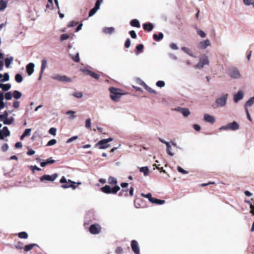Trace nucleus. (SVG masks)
Instances as JSON below:
<instances>
[{
    "instance_id": "f257e3e1",
    "label": "nucleus",
    "mask_w": 254,
    "mask_h": 254,
    "mask_svg": "<svg viewBox=\"0 0 254 254\" xmlns=\"http://www.w3.org/2000/svg\"><path fill=\"white\" fill-rule=\"evenodd\" d=\"M228 97L227 93H223L220 97L216 99L215 103L212 105V107L214 109L224 107L227 104Z\"/></svg>"
},
{
    "instance_id": "f03ea898",
    "label": "nucleus",
    "mask_w": 254,
    "mask_h": 254,
    "mask_svg": "<svg viewBox=\"0 0 254 254\" xmlns=\"http://www.w3.org/2000/svg\"><path fill=\"white\" fill-rule=\"evenodd\" d=\"M109 91L111 93L110 98L115 102L118 101L122 96L125 94L122 93V90L121 89L113 87H110L109 88Z\"/></svg>"
},
{
    "instance_id": "7ed1b4c3",
    "label": "nucleus",
    "mask_w": 254,
    "mask_h": 254,
    "mask_svg": "<svg viewBox=\"0 0 254 254\" xmlns=\"http://www.w3.org/2000/svg\"><path fill=\"white\" fill-rule=\"evenodd\" d=\"M100 189L103 192L106 194H116L121 190V188L118 185L111 187L109 185H106Z\"/></svg>"
},
{
    "instance_id": "20e7f679",
    "label": "nucleus",
    "mask_w": 254,
    "mask_h": 254,
    "mask_svg": "<svg viewBox=\"0 0 254 254\" xmlns=\"http://www.w3.org/2000/svg\"><path fill=\"white\" fill-rule=\"evenodd\" d=\"M239 128V125L236 121H233L232 123L227 124L226 126H221L219 128V130H230L235 131L238 130Z\"/></svg>"
},
{
    "instance_id": "39448f33",
    "label": "nucleus",
    "mask_w": 254,
    "mask_h": 254,
    "mask_svg": "<svg viewBox=\"0 0 254 254\" xmlns=\"http://www.w3.org/2000/svg\"><path fill=\"white\" fill-rule=\"evenodd\" d=\"M58 177L57 173H55L52 175L45 174L40 177L39 180L41 182H54Z\"/></svg>"
},
{
    "instance_id": "423d86ee",
    "label": "nucleus",
    "mask_w": 254,
    "mask_h": 254,
    "mask_svg": "<svg viewBox=\"0 0 254 254\" xmlns=\"http://www.w3.org/2000/svg\"><path fill=\"white\" fill-rule=\"evenodd\" d=\"M228 74L233 79H239L241 75L238 69L236 67H232L228 70Z\"/></svg>"
},
{
    "instance_id": "0eeeda50",
    "label": "nucleus",
    "mask_w": 254,
    "mask_h": 254,
    "mask_svg": "<svg viewBox=\"0 0 254 254\" xmlns=\"http://www.w3.org/2000/svg\"><path fill=\"white\" fill-rule=\"evenodd\" d=\"M53 79L58 80L61 82H70L72 81L71 78L66 76V75H62L60 74H56L52 77Z\"/></svg>"
},
{
    "instance_id": "6e6552de",
    "label": "nucleus",
    "mask_w": 254,
    "mask_h": 254,
    "mask_svg": "<svg viewBox=\"0 0 254 254\" xmlns=\"http://www.w3.org/2000/svg\"><path fill=\"white\" fill-rule=\"evenodd\" d=\"M101 231V227L98 224H91L89 228V231L91 234L97 235L99 234Z\"/></svg>"
},
{
    "instance_id": "1a4fd4ad",
    "label": "nucleus",
    "mask_w": 254,
    "mask_h": 254,
    "mask_svg": "<svg viewBox=\"0 0 254 254\" xmlns=\"http://www.w3.org/2000/svg\"><path fill=\"white\" fill-rule=\"evenodd\" d=\"M209 59L207 56L204 55L203 57L200 58L199 62L196 65V67L198 69H202L205 65L209 64Z\"/></svg>"
},
{
    "instance_id": "9d476101",
    "label": "nucleus",
    "mask_w": 254,
    "mask_h": 254,
    "mask_svg": "<svg viewBox=\"0 0 254 254\" xmlns=\"http://www.w3.org/2000/svg\"><path fill=\"white\" fill-rule=\"evenodd\" d=\"M10 132L7 127H4L0 129V139L4 140L5 137L10 136Z\"/></svg>"
},
{
    "instance_id": "9b49d317",
    "label": "nucleus",
    "mask_w": 254,
    "mask_h": 254,
    "mask_svg": "<svg viewBox=\"0 0 254 254\" xmlns=\"http://www.w3.org/2000/svg\"><path fill=\"white\" fill-rule=\"evenodd\" d=\"M80 71L83 72L84 73L89 75L91 76L92 77L96 79H98L100 78V75L88 69H86L85 68H82L80 69Z\"/></svg>"
},
{
    "instance_id": "f8f14e48",
    "label": "nucleus",
    "mask_w": 254,
    "mask_h": 254,
    "mask_svg": "<svg viewBox=\"0 0 254 254\" xmlns=\"http://www.w3.org/2000/svg\"><path fill=\"white\" fill-rule=\"evenodd\" d=\"M130 246L132 251L135 254H140V249L137 241L135 240H132L131 241Z\"/></svg>"
},
{
    "instance_id": "ddd939ff",
    "label": "nucleus",
    "mask_w": 254,
    "mask_h": 254,
    "mask_svg": "<svg viewBox=\"0 0 254 254\" xmlns=\"http://www.w3.org/2000/svg\"><path fill=\"white\" fill-rule=\"evenodd\" d=\"M99 146L100 149H105L110 146V144L108 143L105 139H102L96 143L95 145V147Z\"/></svg>"
},
{
    "instance_id": "4468645a",
    "label": "nucleus",
    "mask_w": 254,
    "mask_h": 254,
    "mask_svg": "<svg viewBox=\"0 0 254 254\" xmlns=\"http://www.w3.org/2000/svg\"><path fill=\"white\" fill-rule=\"evenodd\" d=\"M159 140L163 144H165V146H166V148H167V149H166V151H167V154L171 156H173L174 155V153L172 152L171 150V146L170 145V142H167L166 141H165V140L161 138H159Z\"/></svg>"
},
{
    "instance_id": "2eb2a0df",
    "label": "nucleus",
    "mask_w": 254,
    "mask_h": 254,
    "mask_svg": "<svg viewBox=\"0 0 254 254\" xmlns=\"http://www.w3.org/2000/svg\"><path fill=\"white\" fill-rule=\"evenodd\" d=\"M174 111H177V112H179L181 113V114H182V115L184 117H188L190 114V111L189 109L182 108V107H178L177 108H176L175 109H174Z\"/></svg>"
},
{
    "instance_id": "dca6fc26",
    "label": "nucleus",
    "mask_w": 254,
    "mask_h": 254,
    "mask_svg": "<svg viewBox=\"0 0 254 254\" xmlns=\"http://www.w3.org/2000/svg\"><path fill=\"white\" fill-rule=\"evenodd\" d=\"M35 64L30 63L26 65V71L29 76L32 75L34 71Z\"/></svg>"
},
{
    "instance_id": "f3484780",
    "label": "nucleus",
    "mask_w": 254,
    "mask_h": 254,
    "mask_svg": "<svg viewBox=\"0 0 254 254\" xmlns=\"http://www.w3.org/2000/svg\"><path fill=\"white\" fill-rule=\"evenodd\" d=\"M203 120L205 122L209 123L211 124H213L215 122V118L211 115L207 114L204 115Z\"/></svg>"
},
{
    "instance_id": "a211bd4d",
    "label": "nucleus",
    "mask_w": 254,
    "mask_h": 254,
    "mask_svg": "<svg viewBox=\"0 0 254 254\" xmlns=\"http://www.w3.org/2000/svg\"><path fill=\"white\" fill-rule=\"evenodd\" d=\"M93 217V213L92 211L87 212L85 216L84 225L86 227V225H88L92 221V218Z\"/></svg>"
},
{
    "instance_id": "6ab92c4d",
    "label": "nucleus",
    "mask_w": 254,
    "mask_h": 254,
    "mask_svg": "<svg viewBox=\"0 0 254 254\" xmlns=\"http://www.w3.org/2000/svg\"><path fill=\"white\" fill-rule=\"evenodd\" d=\"M210 45V42L208 39L200 42L198 45V48L203 50L205 49L207 47Z\"/></svg>"
},
{
    "instance_id": "aec40b11",
    "label": "nucleus",
    "mask_w": 254,
    "mask_h": 254,
    "mask_svg": "<svg viewBox=\"0 0 254 254\" xmlns=\"http://www.w3.org/2000/svg\"><path fill=\"white\" fill-rule=\"evenodd\" d=\"M244 97V92L242 90H239L237 93L234 94L233 99L235 103L238 102Z\"/></svg>"
},
{
    "instance_id": "412c9836",
    "label": "nucleus",
    "mask_w": 254,
    "mask_h": 254,
    "mask_svg": "<svg viewBox=\"0 0 254 254\" xmlns=\"http://www.w3.org/2000/svg\"><path fill=\"white\" fill-rule=\"evenodd\" d=\"M56 162L52 157H50L46 160H43L40 162V166L42 167H45L48 164H52Z\"/></svg>"
},
{
    "instance_id": "4be33fe9",
    "label": "nucleus",
    "mask_w": 254,
    "mask_h": 254,
    "mask_svg": "<svg viewBox=\"0 0 254 254\" xmlns=\"http://www.w3.org/2000/svg\"><path fill=\"white\" fill-rule=\"evenodd\" d=\"M47 64V60L46 59H43L42 61L41 71H40V76L38 78V80H40L41 79L42 75L43 74L44 71L45 70V69L46 67Z\"/></svg>"
},
{
    "instance_id": "5701e85b",
    "label": "nucleus",
    "mask_w": 254,
    "mask_h": 254,
    "mask_svg": "<svg viewBox=\"0 0 254 254\" xmlns=\"http://www.w3.org/2000/svg\"><path fill=\"white\" fill-rule=\"evenodd\" d=\"M150 202L155 204L162 205L165 202V200L152 197V198H151Z\"/></svg>"
},
{
    "instance_id": "b1692460",
    "label": "nucleus",
    "mask_w": 254,
    "mask_h": 254,
    "mask_svg": "<svg viewBox=\"0 0 254 254\" xmlns=\"http://www.w3.org/2000/svg\"><path fill=\"white\" fill-rule=\"evenodd\" d=\"M154 25L151 23H145L143 24V28L144 30L150 31L152 30Z\"/></svg>"
},
{
    "instance_id": "393cba45",
    "label": "nucleus",
    "mask_w": 254,
    "mask_h": 254,
    "mask_svg": "<svg viewBox=\"0 0 254 254\" xmlns=\"http://www.w3.org/2000/svg\"><path fill=\"white\" fill-rule=\"evenodd\" d=\"M11 87V85L10 83H0V88L2 89L4 91H8Z\"/></svg>"
},
{
    "instance_id": "a878e982",
    "label": "nucleus",
    "mask_w": 254,
    "mask_h": 254,
    "mask_svg": "<svg viewBox=\"0 0 254 254\" xmlns=\"http://www.w3.org/2000/svg\"><path fill=\"white\" fill-rule=\"evenodd\" d=\"M144 46L142 44H139L136 46L135 53L136 55H138L140 53H142L143 51Z\"/></svg>"
},
{
    "instance_id": "bb28decb",
    "label": "nucleus",
    "mask_w": 254,
    "mask_h": 254,
    "mask_svg": "<svg viewBox=\"0 0 254 254\" xmlns=\"http://www.w3.org/2000/svg\"><path fill=\"white\" fill-rule=\"evenodd\" d=\"M13 61V57H10L9 58H6L4 59L5 65L6 68H9L10 65L11 64Z\"/></svg>"
},
{
    "instance_id": "cd10ccee",
    "label": "nucleus",
    "mask_w": 254,
    "mask_h": 254,
    "mask_svg": "<svg viewBox=\"0 0 254 254\" xmlns=\"http://www.w3.org/2000/svg\"><path fill=\"white\" fill-rule=\"evenodd\" d=\"M14 120V118L12 117H11L10 118H7L3 119V120L1 122H3V123L4 125H10L13 123Z\"/></svg>"
},
{
    "instance_id": "c85d7f7f",
    "label": "nucleus",
    "mask_w": 254,
    "mask_h": 254,
    "mask_svg": "<svg viewBox=\"0 0 254 254\" xmlns=\"http://www.w3.org/2000/svg\"><path fill=\"white\" fill-rule=\"evenodd\" d=\"M31 131V128L25 129L24 130V131H23L22 134L20 137V140H23L24 138V137H25L26 136L30 135Z\"/></svg>"
},
{
    "instance_id": "c756f323",
    "label": "nucleus",
    "mask_w": 254,
    "mask_h": 254,
    "mask_svg": "<svg viewBox=\"0 0 254 254\" xmlns=\"http://www.w3.org/2000/svg\"><path fill=\"white\" fill-rule=\"evenodd\" d=\"M13 98L15 100H18L22 96V93L18 90H14L12 92Z\"/></svg>"
},
{
    "instance_id": "7c9ffc66",
    "label": "nucleus",
    "mask_w": 254,
    "mask_h": 254,
    "mask_svg": "<svg viewBox=\"0 0 254 254\" xmlns=\"http://www.w3.org/2000/svg\"><path fill=\"white\" fill-rule=\"evenodd\" d=\"M140 172L142 173L145 176L149 175V168L147 166H144L139 168Z\"/></svg>"
},
{
    "instance_id": "2f4dec72",
    "label": "nucleus",
    "mask_w": 254,
    "mask_h": 254,
    "mask_svg": "<svg viewBox=\"0 0 254 254\" xmlns=\"http://www.w3.org/2000/svg\"><path fill=\"white\" fill-rule=\"evenodd\" d=\"M164 35L163 33H159V34H154L153 35V39L156 41H160L163 38Z\"/></svg>"
},
{
    "instance_id": "473e14b6",
    "label": "nucleus",
    "mask_w": 254,
    "mask_h": 254,
    "mask_svg": "<svg viewBox=\"0 0 254 254\" xmlns=\"http://www.w3.org/2000/svg\"><path fill=\"white\" fill-rule=\"evenodd\" d=\"M7 6V1L4 0H0V11H4Z\"/></svg>"
},
{
    "instance_id": "72a5a7b5",
    "label": "nucleus",
    "mask_w": 254,
    "mask_h": 254,
    "mask_svg": "<svg viewBox=\"0 0 254 254\" xmlns=\"http://www.w3.org/2000/svg\"><path fill=\"white\" fill-rule=\"evenodd\" d=\"M181 50L190 57H194L193 54L191 50L189 48L182 47Z\"/></svg>"
},
{
    "instance_id": "f704fd0d",
    "label": "nucleus",
    "mask_w": 254,
    "mask_h": 254,
    "mask_svg": "<svg viewBox=\"0 0 254 254\" xmlns=\"http://www.w3.org/2000/svg\"><path fill=\"white\" fill-rule=\"evenodd\" d=\"M34 247H38V245L36 244L31 243V244L26 245L24 247V249L25 252H28L30 250H31Z\"/></svg>"
},
{
    "instance_id": "c9c22d12",
    "label": "nucleus",
    "mask_w": 254,
    "mask_h": 254,
    "mask_svg": "<svg viewBox=\"0 0 254 254\" xmlns=\"http://www.w3.org/2000/svg\"><path fill=\"white\" fill-rule=\"evenodd\" d=\"M254 103V96L251 97L245 104V108L251 107Z\"/></svg>"
},
{
    "instance_id": "e433bc0d",
    "label": "nucleus",
    "mask_w": 254,
    "mask_h": 254,
    "mask_svg": "<svg viewBox=\"0 0 254 254\" xmlns=\"http://www.w3.org/2000/svg\"><path fill=\"white\" fill-rule=\"evenodd\" d=\"M108 183L110 185H115V186H116L117 185L118 181L115 178L110 176L108 180Z\"/></svg>"
},
{
    "instance_id": "4c0bfd02",
    "label": "nucleus",
    "mask_w": 254,
    "mask_h": 254,
    "mask_svg": "<svg viewBox=\"0 0 254 254\" xmlns=\"http://www.w3.org/2000/svg\"><path fill=\"white\" fill-rule=\"evenodd\" d=\"M69 56L75 62L78 63L80 62L79 54L78 52H77L75 55L69 54Z\"/></svg>"
},
{
    "instance_id": "58836bf2",
    "label": "nucleus",
    "mask_w": 254,
    "mask_h": 254,
    "mask_svg": "<svg viewBox=\"0 0 254 254\" xmlns=\"http://www.w3.org/2000/svg\"><path fill=\"white\" fill-rule=\"evenodd\" d=\"M130 24L131 26L133 27H140V25L139 21L137 19H134L132 20L130 22Z\"/></svg>"
},
{
    "instance_id": "ea45409f",
    "label": "nucleus",
    "mask_w": 254,
    "mask_h": 254,
    "mask_svg": "<svg viewBox=\"0 0 254 254\" xmlns=\"http://www.w3.org/2000/svg\"><path fill=\"white\" fill-rule=\"evenodd\" d=\"M75 112L72 110H68L66 112V114L67 115H69L68 118L70 120H73L76 118V116L74 115Z\"/></svg>"
},
{
    "instance_id": "a19ab883",
    "label": "nucleus",
    "mask_w": 254,
    "mask_h": 254,
    "mask_svg": "<svg viewBox=\"0 0 254 254\" xmlns=\"http://www.w3.org/2000/svg\"><path fill=\"white\" fill-rule=\"evenodd\" d=\"M15 80L17 83H21L23 81V77L20 73H16L15 75Z\"/></svg>"
},
{
    "instance_id": "79ce46f5",
    "label": "nucleus",
    "mask_w": 254,
    "mask_h": 254,
    "mask_svg": "<svg viewBox=\"0 0 254 254\" xmlns=\"http://www.w3.org/2000/svg\"><path fill=\"white\" fill-rule=\"evenodd\" d=\"M9 80V75L8 72H5L3 74L2 78L0 79V82H6Z\"/></svg>"
},
{
    "instance_id": "37998d69",
    "label": "nucleus",
    "mask_w": 254,
    "mask_h": 254,
    "mask_svg": "<svg viewBox=\"0 0 254 254\" xmlns=\"http://www.w3.org/2000/svg\"><path fill=\"white\" fill-rule=\"evenodd\" d=\"M18 237L20 239H27L28 235L26 232H21L18 234Z\"/></svg>"
},
{
    "instance_id": "c03bdc74",
    "label": "nucleus",
    "mask_w": 254,
    "mask_h": 254,
    "mask_svg": "<svg viewBox=\"0 0 254 254\" xmlns=\"http://www.w3.org/2000/svg\"><path fill=\"white\" fill-rule=\"evenodd\" d=\"M243 1L246 5H252L254 7V0H243Z\"/></svg>"
},
{
    "instance_id": "a18cd8bd",
    "label": "nucleus",
    "mask_w": 254,
    "mask_h": 254,
    "mask_svg": "<svg viewBox=\"0 0 254 254\" xmlns=\"http://www.w3.org/2000/svg\"><path fill=\"white\" fill-rule=\"evenodd\" d=\"M8 116V112L7 111H5L3 114H0V121H2L3 119L7 118Z\"/></svg>"
},
{
    "instance_id": "49530a36",
    "label": "nucleus",
    "mask_w": 254,
    "mask_h": 254,
    "mask_svg": "<svg viewBox=\"0 0 254 254\" xmlns=\"http://www.w3.org/2000/svg\"><path fill=\"white\" fill-rule=\"evenodd\" d=\"M68 183H70V188H71L72 190H75L77 188V187L75 185V182L73 181L70 179L68 180Z\"/></svg>"
},
{
    "instance_id": "de8ad7c7",
    "label": "nucleus",
    "mask_w": 254,
    "mask_h": 254,
    "mask_svg": "<svg viewBox=\"0 0 254 254\" xmlns=\"http://www.w3.org/2000/svg\"><path fill=\"white\" fill-rule=\"evenodd\" d=\"M5 99L6 100H10L13 97L12 93L11 92H7L4 95Z\"/></svg>"
},
{
    "instance_id": "09e8293b",
    "label": "nucleus",
    "mask_w": 254,
    "mask_h": 254,
    "mask_svg": "<svg viewBox=\"0 0 254 254\" xmlns=\"http://www.w3.org/2000/svg\"><path fill=\"white\" fill-rule=\"evenodd\" d=\"M56 132L57 128L54 127H51L48 131V132L53 136H55L56 135Z\"/></svg>"
},
{
    "instance_id": "8fccbe9b",
    "label": "nucleus",
    "mask_w": 254,
    "mask_h": 254,
    "mask_svg": "<svg viewBox=\"0 0 254 254\" xmlns=\"http://www.w3.org/2000/svg\"><path fill=\"white\" fill-rule=\"evenodd\" d=\"M156 85L158 87L162 88L165 86V83L163 80H159L156 82Z\"/></svg>"
},
{
    "instance_id": "3c124183",
    "label": "nucleus",
    "mask_w": 254,
    "mask_h": 254,
    "mask_svg": "<svg viewBox=\"0 0 254 254\" xmlns=\"http://www.w3.org/2000/svg\"><path fill=\"white\" fill-rule=\"evenodd\" d=\"M57 140L56 139H52L50 140L47 144H46L47 146H53L57 143Z\"/></svg>"
},
{
    "instance_id": "603ef678",
    "label": "nucleus",
    "mask_w": 254,
    "mask_h": 254,
    "mask_svg": "<svg viewBox=\"0 0 254 254\" xmlns=\"http://www.w3.org/2000/svg\"><path fill=\"white\" fill-rule=\"evenodd\" d=\"M177 170L180 173H182L183 174H188L189 173L188 171L184 170L183 168H182L181 166H178L177 167Z\"/></svg>"
},
{
    "instance_id": "864d4df0",
    "label": "nucleus",
    "mask_w": 254,
    "mask_h": 254,
    "mask_svg": "<svg viewBox=\"0 0 254 254\" xmlns=\"http://www.w3.org/2000/svg\"><path fill=\"white\" fill-rule=\"evenodd\" d=\"M141 195L144 197L147 198L148 199V200L150 202L151 198H152V194L150 192L147 193V194H144L142 193Z\"/></svg>"
},
{
    "instance_id": "5fc2aeb1",
    "label": "nucleus",
    "mask_w": 254,
    "mask_h": 254,
    "mask_svg": "<svg viewBox=\"0 0 254 254\" xmlns=\"http://www.w3.org/2000/svg\"><path fill=\"white\" fill-rule=\"evenodd\" d=\"M145 89L146 90H147L149 93H153V94H157V92L155 90H154V89H152L151 87H150L148 85H146L145 86Z\"/></svg>"
},
{
    "instance_id": "6e6d98bb",
    "label": "nucleus",
    "mask_w": 254,
    "mask_h": 254,
    "mask_svg": "<svg viewBox=\"0 0 254 254\" xmlns=\"http://www.w3.org/2000/svg\"><path fill=\"white\" fill-rule=\"evenodd\" d=\"M128 191V189H123L119 193L118 195L120 196H122L124 195V193L125 192L124 194V195L125 196H127L128 195V194L127 193Z\"/></svg>"
},
{
    "instance_id": "4d7b16f0",
    "label": "nucleus",
    "mask_w": 254,
    "mask_h": 254,
    "mask_svg": "<svg viewBox=\"0 0 254 254\" xmlns=\"http://www.w3.org/2000/svg\"><path fill=\"white\" fill-rule=\"evenodd\" d=\"M78 138V136L75 135L69 138L66 141L67 143H69L73 141L76 140Z\"/></svg>"
},
{
    "instance_id": "13d9d810",
    "label": "nucleus",
    "mask_w": 254,
    "mask_h": 254,
    "mask_svg": "<svg viewBox=\"0 0 254 254\" xmlns=\"http://www.w3.org/2000/svg\"><path fill=\"white\" fill-rule=\"evenodd\" d=\"M69 37V35L67 34H63L61 35L60 37V41H63L64 40H65L67 39H68Z\"/></svg>"
},
{
    "instance_id": "bf43d9fd",
    "label": "nucleus",
    "mask_w": 254,
    "mask_h": 254,
    "mask_svg": "<svg viewBox=\"0 0 254 254\" xmlns=\"http://www.w3.org/2000/svg\"><path fill=\"white\" fill-rule=\"evenodd\" d=\"M72 96L77 98H81L83 97V94L81 92H74L72 94Z\"/></svg>"
},
{
    "instance_id": "052dcab7",
    "label": "nucleus",
    "mask_w": 254,
    "mask_h": 254,
    "mask_svg": "<svg viewBox=\"0 0 254 254\" xmlns=\"http://www.w3.org/2000/svg\"><path fill=\"white\" fill-rule=\"evenodd\" d=\"M30 169L33 172H34L35 170L36 171H41L42 169L37 167V166L36 165H34V166H30Z\"/></svg>"
},
{
    "instance_id": "680f3d73",
    "label": "nucleus",
    "mask_w": 254,
    "mask_h": 254,
    "mask_svg": "<svg viewBox=\"0 0 254 254\" xmlns=\"http://www.w3.org/2000/svg\"><path fill=\"white\" fill-rule=\"evenodd\" d=\"M91 119L90 118H88L86 120L85 127L87 128H91Z\"/></svg>"
},
{
    "instance_id": "e2e57ef3",
    "label": "nucleus",
    "mask_w": 254,
    "mask_h": 254,
    "mask_svg": "<svg viewBox=\"0 0 254 254\" xmlns=\"http://www.w3.org/2000/svg\"><path fill=\"white\" fill-rule=\"evenodd\" d=\"M15 247L19 250H21L24 248L23 244L20 242H18L15 245Z\"/></svg>"
},
{
    "instance_id": "0e129e2a",
    "label": "nucleus",
    "mask_w": 254,
    "mask_h": 254,
    "mask_svg": "<svg viewBox=\"0 0 254 254\" xmlns=\"http://www.w3.org/2000/svg\"><path fill=\"white\" fill-rule=\"evenodd\" d=\"M12 105H13V107L15 109H17L19 107L20 102L18 101H17V100H16L13 101Z\"/></svg>"
},
{
    "instance_id": "69168bd1",
    "label": "nucleus",
    "mask_w": 254,
    "mask_h": 254,
    "mask_svg": "<svg viewBox=\"0 0 254 254\" xmlns=\"http://www.w3.org/2000/svg\"><path fill=\"white\" fill-rule=\"evenodd\" d=\"M116 254H122L123 249L121 247H118L115 251Z\"/></svg>"
},
{
    "instance_id": "338daca9",
    "label": "nucleus",
    "mask_w": 254,
    "mask_h": 254,
    "mask_svg": "<svg viewBox=\"0 0 254 254\" xmlns=\"http://www.w3.org/2000/svg\"><path fill=\"white\" fill-rule=\"evenodd\" d=\"M97 11V10L96 8H95L94 7L92 8L89 12V16L91 17L93 16L96 13Z\"/></svg>"
},
{
    "instance_id": "774afa93",
    "label": "nucleus",
    "mask_w": 254,
    "mask_h": 254,
    "mask_svg": "<svg viewBox=\"0 0 254 254\" xmlns=\"http://www.w3.org/2000/svg\"><path fill=\"white\" fill-rule=\"evenodd\" d=\"M60 183L64 184L65 183H69L68 182V180L66 179L64 176H63L60 180Z\"/></svg>"
}]
</instances>
